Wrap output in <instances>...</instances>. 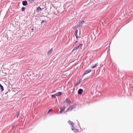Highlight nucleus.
<instances>
[{"label":"nucleus","mask_w":133,"mask_h":133,"mask_svg":"<svg viewBox=\"0 0 133 133\" xmlns=\"http://www.w3.org/2000/svg\"><path fill=\"white\" fill-rule=\"evenodd\" d=\"M25 8L24 7H22L21 9V11H24L25 10Z\"/></svg>","instance_id":"obj_16"},{"label":"nucleus","mask_w":133,"mask_h":133,"mask_svg":"<svg viewBox=\"0 0 133 133\" xmlns=\"http://www.w3.org/2000/svg\"><path fill=\"white\" fill-rule=\"evenodd\" d=\"M19 111H18L17 112V115L16 116V117L17 118H18V116L19 115Z\"/></svg>","instance_id":"obj_19"},{"label":"nucleus","mask_w":133,"mask_h":133,"mask_svg":"<svg viewBox=\"0 0 133 133\" xmlns=\"http://www.w3.org/2000/svg\"><path fill=\"white\" fill-rule=\"evenodd\" d=\"M22 4L23 6H25L28 5V2L26 1H23L22 2Z\"/></svg>","instance_id":"obj_4"},{"label":"nucleus","mask_w":133,"mask_h":133,"mask_svg":"<svg viewBox=\"0 0 133 133\" xmlns=\"http://www.w3.org/2000/svg\"><path fill=\"white\" fill-rule=\"evenodd\" d=\"M80 81L77 82L74 85V87H75L76 86L78 85L80 83Z\"/></svg>","instance_id":"obj_13"},{"label":"nucleus","mask_w":133,"mask_h":133,"mask_svg":"<svg viewBox=\"0 0 133 133\" xmlns=\"http://www.w3.org/2000/svg\"><path fill=\"white\" fill-rule=\"evenodd\" d=\"M56 94H55L53 95H51V97L52 98H56Z\"/></svg>","instance_id":"obj_15"},{"label":"nucleus","mask_w":133,"mask_h":133,"mask_svg":"<svg viewBox=\"0 0 133 133\" xmlns=\"http://www.w3.org/2000/svg\"><path fill=\"white\" fill-rule=\"evenodd\" d=\"M82 43H81L77 47L74 48L72 50V51H74L75 50L78 49L79 48H81L82 46Z\"/></svg>","instance_id":"obj_3"},{"label":"nucleus","mask_w":133,"mask_h":133,"mask_svg":"<svg viewBox=\"0 0 133 133\" xmlns=\"http://www.w3.org/2000/svg\"><path fill=\"white\" fill-rule=\"evenodd\" d=\"M78 42V41H76V42H75V43H77V42Z\"/></svg>","instance_id":"obj_30"},{"label":"nucleus","mask_w":133,"mask_h":133,"mask_svg":"<svg viewBox=\"0 0 133 133\" xmlns=\"http://www.w3.org/2000/svg\"><path fill=\"white\" fill-rule=\"evenodd\" d=\"M97 64L98 63H97L96 64H93L91 66V68H94L95 67H96V66H98Z\"/></svg>","instance_id":"obj_11"},{"label":"nucleus","mask_w":133,"mask_h":133,"mask_svg":"<svg viewBox=\"0 0 133 133\" xmlns=\"http://www.w3.org/2000/svg\"><path fill=\"white\" fill-rule=\"evenodd\" d=\"M68 123L71 125L72 126V127H73V126L74 125V123L72 122L71 121H68Z\"/></svg>","instance_id":"obj_9"},{"label":"nucleus","mask_w":133,"mask_h":133,"mask_svg":"<svg viewBox=\"0 0 133 133\" xmlns=\"http://www.w3.org/2000/svg\"><path fill=\"white\" fill-rule=\"evenodd\" d=\"M52 48H51L48 51V52L47 54H50L51 53V52L52 51Z\"/></svg>","instance_id":"obj_12"},{"label":"nucleus","mask_w":133,"mask_h":133,"mask_svg":"<svg viewBox=\"0 0 133 133\" xmlns=\"http://www.w3.org/2000/svg\"><path fill=\"white\" fill-rule=\"evenodd\" d=\"M35 0H29V1L30 3H31L33 2Z\"/></svg>","instance_id":"obj_18"},{"label":"nucleus","mask_w":133,"mask_h":133,"mask_svg":"<svg viewBox=\"0 0 133 133\" xmlns=\"http://www.w3.org/2000/svg\"><path fill=\"white\" fill-rule=\"evenodd\" d=\"M84 22V21H80L78 22V24L77 26L76 27L78 28V27H80L81 26H82V25L83 24Z\"/></svg>","instance_id":"obj_2"},{"label":"nucleus","mask_w":133,"mask_h":133,"mask_svg":"<svg viewBox=\"0 0 133 133\" xmlns=\"http://www.w3.org/2000/svg\"><path fill=\"white\" fill-rule=\"evenodd\" d=\"M37 10L39 11H40L41 10V9L39 6H38L37 7Z\"/></svg>","instance_id":"obj_17"},{"label":"nucleus","mask_w":133,"mask_h":133,"mask_svg":"<svg viewBox=\"0 0 133 133\" xmlns=\"http://www.w3.org/2000/svg\"><path fill=\"white\" fill-rule=\"evenodd\" d=\"M56 96H60L62 94V92H59L57 93H56Z\"/></svg>","instance_id":"obj_8"},{"label":"nucleus","mask_w":133,"mask_h":133,"mask_svg":"<svg viewBox=\"0 0 133 133\" xmlns=\"http://www.w3.org/2000/svg\"><path fill=\"white\" fill-rule=\"evenodd\" d=\"M66 102L67 103H70L71 102V101L70 99L68 98H67L66 99Z\"/></svg>","instance_id":"obj_10"},{"label":"nucleus","mask_w":133,"mask_h":133,"mask_svg":"<svg viewBox=\"0 0 133 133\" xmlns=\"http://www.w3.org/2000/svg\"><path fill=\"white\" fill-rule=\"evenodd\" d=\"M62 111L61 110V111L59 112V114H61L62 112Z\"/></svg>","instance_id":"obj_25"},{"label":"nucleus","mask_w":133,"mask_h":133,"mask_svg":"<svg viewBox=\"0 0 133 133\" xmlns=\"http://www.w3.org/2000/svg\"><path fill=\"white\" fill-rule=\"evenodd\" d=\"M76 37L77 39L78 38V36H76Z\"/></svg>","instance_id":"obj_29"},{"label":"nucleus","mask_w":133,"mask_h":133,"mask_svg":"<svg viewBox=\"0 0 133 133\" xmlns=\"http://www.w3.org/2000/svg\"><path fill=\"white\" fill-rule=\"evenodd\" d=\"M52 110V109H50L49 111H48V114L49 112H50Z\"/></svg>","instance_id":"obj_23"},{"label":"nucleus","mask_w":133,"mask_h":133,"mask_svg":"<svg viewBox=\"0 0 133 133\" xmlns=\"http://www.w3.org/2000/svg\"><path fill=\"white\" fill-rule=\"evenodd\" d=\"M14 127H15V126L14 125L12 126V128H13Z\"/></svg>","instance_id":"obj_28"},{"label":"nucleus","mask_w":133,"mask_h":133,"mask_svg":"<svg viewBox=\"0 0 133 133\" xmlns=\"http://www.w3.org/2000/svg\"><path fill=\"white\" fill-rule=\"evenodd\" d=\"M78 31V30L77 29H76L75 31V34H77Z\"/></svg>","instance_id":"obj_24"},{"label":"nucleus","mask_w":133,"mask_h":133,"mask_svg":"<svg viewBox=\"0 0 133 133\" xmlns=\"http://www.w3.org/2000/svg\"><path fill=\"white\" fill-rule=\"evenodd\" d=\"M83 91V90L82 89H80L78 91V93L79 94L81 95L82 94Z\"/></svg>","instance_id":"obj_5"},{"label":"nucleus","mask_w":133,"mask_h":133,"mask_svg":"<svg viewBox=\"0 0 133 133\" xmlns=\"http://www.w3.org/2000/svg\"><path fill=\"white\" fill-rule=\"evenodd\" d=\"M71 129L72 130H73L75 133H77L78 132V129L74 128V127H72Z\"/></svg>","instance_id":"obj_7"},{"label":"nucleus","mask_w":133,"mask_h":133,"mask_svg":"<svg viewBox=\"0 0 133 133\" xmlns=\"http://www.w3.org/2000/svg\"><path fill=\"white\" fill-rule=\"evenodd\" d=\"M75 35L76 37L78 36L77 34H75Z\"/></svg>","instance_id":"obj_27"},{"label":"nucleus","mask_w":133,"mask_h":133,"mask_svg":"<svg viewBox=\"0 0 133 133\" xmlns=\"http://www.w3.org/2000/svg\"><path fill=\"white\" fill-rule=\"evenodd\" d=\"M74 91V90L73 89H71L70 90V92H72V93H73Z\"/></svg>","instance_id":"obj_20"},{"label":"nucleus","mask_w":133,"mask_h":133,"mask_svg":"<svg viewBox=\"0 0 133 133\" xmlns=\"http://www.w3.org/2000/svg\"><path fill=\"white\" fill-rule=\"evenodd\" d=\"M60 109L61 110V111H64V110H63V109H62V108H60Z\"/></svg>","instance_id":"obj_26"},{"label":"nucleus","mask_w":133,"mask_h":133,"mask_svg":"<svg viewBox=\"0 0 133 133\" xmlns=\"http://www.w3.org/2000/svg\"><path fill=\"white\" fill-rule=\"evenodd\" d=\"M46 21L45 20H43L41 22V24L43 23L44 22H46Z\"/></svg>","instance_id":"obj_22"},{"label":"nucleus","mask_w":133,"mask_h":133,"mask_svg":"<svg viewBox=\"0 0 133 133\" xmlns=\"http://www.w3.org/2000/svg\"><path fill=\"white\" fill-rule=\"evenodd\" d=\"M76 108V106L75 105H73L70 106L69 108L67 109V110L65 111V112H67L69 110L71 111L72 109Z\"/></svg>","instance_id":"obj_1"},{"label":"nucleus","mask_w":133,"mask_h":133,"mask_svg":"<svg viewBox=\"0 0 133 133\" xmlns=\"http://www.w3.org/2000/svg\"><path fill=\"white\" fill-rule=\"evenodd\" d=\"M65 106H64L63 107V108H62V109L63 110H64H64L65 109Z\"/></svg>","instance_id":"obj_21"},{"label":"nucleus","mask_w":133,"mask_h":133,"mask_svg":"<svg viewBox=\"0 0 133 133\" xmlns=\"http://www.w3.org/2000/svg\"><path fill=\"white\" fill-rule=\"evenodd\" d=\"M91 71V70H86L85 72V73L84 74L83 76H84L86 74H87L90 72Z\"/></svg>","instance_id":"obj_6"},{"label":"nucleus","mask_w":133,"mask_h":133,"mask_svg":"<svg viewBox=\"0 0 133 133\" xmlns=\"http://www.w3.org/2000/svg\"><path fill=\"white\" fill-rule=\"evenodd\" d=\"M0 87L1 88V90L2 91L4 90L3 87V86L2 85H1L0 86Z\"/></svg>","instance_id":"obj_14"}]
</instances>
